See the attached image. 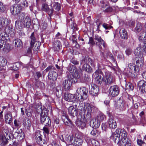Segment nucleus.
Listing matches in <instances>:
<instances>
[{
    "label": "nucleus",
    "instance_id": "obj_50",
    "mask_svg": "<svg viewBox=\"0 0 146 146\" xmlns=\"http://www.w3.org/2000/svg\"><path fill=\"white\" fill-rule=\"evenodd\" d=\"M91 134L95 137H96L98 134V131L95 129H93L91 132Z\"/></svg>",
    "mask_w": 146,
    "mask_h": 146
},
{
    "label": "nucleus",
    "instance_id": "obj_1",
    "mask_svg": "<svg viewBox=\"0 0 146 146\" xmlns=\"http://www.w3.org/2000/svg\"><path fill=\"white\" fill-rule=\"evenodd\" d=\"M127 132L123 129H118L111 135V139L115 142H119L120 146H131L130 140L127 137Z\"/></svg>",
    "mask_w": 146,
    "mask_h": 146
},
{
    "label": "nucleus",
    "instance_id": "obj_56",
    "mask_svg": "<svg viewBox=\"0 0 146 146\" xmlns=\"http://www.w3.org/2000/svg\"><path fill=\"white\" fill-rule=\"evenodd\" d=\"M19 21H17L15 22V26L17 28H18L19 30L22 29V27L19 25Z\"/></svg>",
    "mask_w": 146,
    "mask_h": 146
},
{
    "label": "nucleus",
    "instance_id": "obj_47",
    "mask_svg": "<svg viewBox=\"0 0 146 146\" xmlns=\"http://www.w3.org/2000/svg\"><path fill=\"white\" fill-rule=\"evenodd\" d=\"M91 142L93 146H100V144L99 142L94 139H92Z\"/></svg>",
    "mask_w": 146,
    "mask_h": 146
},
{
    "label": "nucleus",
    "instance_id": "obj_16",
    "mask_svg": "<svg viewBox=\"0 0 146 146\" xmlns=\"http://www.w3.org/2000/svg\"><path fill=\"white\" fill-rule=\"evenodd\" d=\"M137 86L143 93L146 92V82L145 81L141 80L139 81L137 84Z\"/></svg>",
    "mask_w": 146,
    "mask_h": 146
},
{
    "label": "nucleus",
    "instance_id": "obj_8",
    "mask_svg": "<svg viewBox=\"0 0 146 146\" xmlns=\"http://www.w3.org/2000/svg\"><path fill=\"white\" fill-rule=\"evenodd\" d=\"M74 78H70L68 80L64 81L62 83L63 87H64L66 90L68 91L70 89L72 83L75 82V81H73Z\"/></svg>",
    "mask_w": 146,
    "mask_h": 146
},
{
    "label": "nucleus",
    "instance_id": "obj_57",
    "mask_svg": "<svg viewBox=\"0 0 146 146\" xmlns=\"http://www.w3.org/2000/svg\"><path fill=\"white\" fill-rule=\"evenodd\" d=\"M7 35L4 33H1L0 35V38L1 37V40H3V41L5 39V36H7Z\"/></svg>",
    "mask_w": 146,
    "mask_h": 146
},
{
    "label": "nucleus",
    "instance_id": "obj_20",
    "mask_svg": "<svg viewBox=\"0 0 146 146\" xmlns=\"http://www.w3.org/2000/svg\"><path fill=\"white\" fill-rule=\"evenodd\" d=\"M119 33L120 36L121 38L125 40L127 39V33L124 28H121L119 31Z\"/></svg>",
    "mask_w": 146,
    "mask_h": 146
},
{
    "label": "nucleus",
    "instance_id": "obj_35",
    "mask_svg": "<svg viewBox=\"0 0 146 146\" xmlns=\"http://www.w3.org/2000/svg\"><path fill=\"white\" fill-rule=\"evenodd\" d=\"M61 47L60 41L58 40L55 41L54 44V47L56 50L58 51Z\"/></svg>",
    "mask_w": 146,
    "mask_h": 146
},
{
    "label": "nucleus",
    "instance_id": "obj_62",
    "mask_svg": "<svg viewBox=\"0 0 146 146\" xmlns=\"http://www.w3.org/2000/svg\"><path fill=\"white\" fill-rule=\"evenodd\" d=\"M89 43L93 45L95 44V42H94L93 38L92 37H90L89 38Z\"/></svg>",
    "mask_w": 146,
    "mask_h": 146
},
{
    "label": "nucleus",
    "instance_id": "obj_36",
    "mask_svg": "<svg viewBox=\"0 0 146 146\" xmlns=\"http://www.w3.org/2000/svg\"><path fill=\"white\" fill-rule=\"evenodd\" d=\"M95 39L99 42L102 45L103 47L105 48L106 46V44L104 40L101 38V37L98 35L95 36Z\"/></svg>",
    "mask_w": 146,
    "mask_h": 146
},
{
    "label": "nucleus",
    "instance_id": "obj_3",
    "mask_svg": "<svg viewBox=\"0 0 146 146\" xmlns=\"http://www.w3.org/2000/svg\"><path fill=\"white\" fill-rule=\"evenodd\" d=\"M128 67L129 70L127 72L126 69H125L124 71V73H126L127 76H130L133 78H135L137 75L136 72L138 70V67L135 66L133 63H130L129 64Z\"/></svg>",
    "mask_w": 146,
    "mask_h": 146
},
{
    "label": "nucleus",
    "instance_id": "obj_23",
    "mask_svg": "<svg viewBox=\"0 0 146 146\" xmlns=\"http://www.w3.org/2000/svg\"><path fill=\"white\" fill-rule=\"evenodd\" d=\"M5 121L6 123L10 124L13 121L12 116L11 112L6 113L5 115Z\"/></svg>",
    "mask_w": 146,
    "mask_h": 146
},
{
    "label": "nucleus",
    "instance_id": "obj_61",
    "mask_svg": "<svg viewBox=\"0 0 146 146\" xmlns=\"http://www.w3.org/2000/svg\"><path fill=\"white\" fill-rule=\"evenodd\" d=\"M137 144L140 146H141L142 144L144 143L143 141L140 139H137Z\"/></svg>",
    "mask_w": 146,
    "mask_h": 146
},
{
    "label": "nucleus",
    "instance_id": "obj_5",
    "mask_svg": "<svg viewBox=\"0 0 146 146\" xmlns=\"http://www.w3.org/2000/svg\"><path fill=\"white\" fill-rule=\"evenodd\" d=\"M97 109L95 106L90 104L88 101L84 103V106L83 107V111L89 114H90L92 111L97 110Z\"/></svg>",
    "mask_w": 146,
    "mask_h": 146
},
{
    "label": "nucleus",
    "instance_id": "obj_51",
    "mask_svg": "<svg viewBox=\"0 0 146 146\" xmlns=\"http://www.w3.org/2000/svg\"><path fill=\"white\" fill-rule=\"evenodd\" d=\"M76 92H77V93L78 94V95L80 94L81 95L80 98V100H81L82 98V96L81 95V92H82L81 88H78V89L77 90ZM78 100H79L80 101V99L79 98V97H78Z\"/></svg>",
    "mask_w": 146,
    "mask_h": 146
},
{
    "label": "nucleus",
    "instance_id": "obj_14",
    "mask_svg": "<svg viewBox=\"0 0 146 146\" xmlns=\"http://www.w3.org/2000/svg\"><path fill=\"white\" fill-rule=\"evenodd\" d=\"M1 23L3 27H5L6 28H10L9 24L11 22V20L9 18L2 17L0 19Z\"/></svg>",
    "mask_w": 146,
    "mask_h": 146
},
{
    "label": "nucleus",
    "instance_id": "obj_45",
    "mask_svg": "<svg viewBox=\"0 0 146 146\" xmlns=\"http://www.w3.org/2000/svg\"><path fill=\"white\" fill-rule=\"evenodd\" d=\"M45 123V125L46 127H49L51 125V122L50 118L48 117L44 121Z\"/></svg>",
    "mask_w": 146,
    "mask_h": 146
},
{
    "label": "nucleus",
    "instance_id": "obj_38",
    "mask_svg": "<svg viewBox=\"0 0 146 146\" xmlns=\"http://www.w3.org/2000/svg\"><path fill=\"white\" fill-rule=\"evenodd\" d=\"M142 29V25L141 23H138L134 28V31L136 33H139L141 30Z\"/></svg>",
    "mask_w": 146,
    "mask_h": 146
},
{
    "label": "nucleus",
    "instance_id": "obj_2",
    "mask_svg": "<svg viewBox=\"0 0 146 146\" xmlns=\"http://www.w3.org/2000/svg\"><path fill=\"white\" fill-rule=\"evenodd\" d=\"M2 135L1 139L3 142L6 143L7 139H10L12 136L13 132L7 126L4 125L2 127Z\"/></svg>",
    "mask_w": 146,
    "mask_h": 146
},
{
    "label": "nucleus",
    "instance_id": "obj_21",
    "mask_svg": "<svg viewBox=\"0 0 146 146\" xmlns=\"http://www.w3.org/2000/svg\"><path fill=\"white\" fill-rule=\"evenodd\" d=\"M58 77L57 73L55 71L52 70L49 72L48 75V78L50 80H56Z\"/></svg>",
    "mask_w": 146,
    "mask_h": 146
},
{
    "label": "nucleus",
    "instance_id": "obj_54",
    "mask_svg": "<svg viewBox=\"0 0 146 146\" xmlns=\"http://www.w3.org/2000/svg\"><path fill=\"white\" fill-rule=\"evenodd\" d=\"M102 26L103 27L106 29H110L112 27V26H110L108 24H107L105 23L103 24L102 25Z\"/></svg>",
    "mask_w": 146,
    "mask_h": 146
},
{
    "label": "nucleus",
    "instance_id": "obj_49",
    "mask_svg": "<svg viewBox=\"0 0 146 146\" xmlns=\"http://www.w3.org/2000/svg\"><path fill=\"white\" fill-rule=\"evenodd\" d=\"M5 7L3 5V3L0 1V12H3L5 10Z\"/></svg>",
    "mask_w": 146,
    "mask_h": 146
},
{
    "label": "nucleus",
    "instance_id": "obj_53",
    "mask_svg": "<svg viewBox=\"0 0 146 146\" xmlns=\"http://www.w3.org/2000/svg\"><path fill=\"white\" fill-rule=\"evenodd\" d=\"M15 126L16 127H19L21 125L20 122L19 121H17L16 119L14 120V122Z\"/></svg>",
    "mask_w": 146,
    "mask_h": 146
},
{
    "label": "nucleus",
    "instance_id": "obj_9",
    "mask_svg": "<svg viewBox=\"0 0 146 146\" xmlns=\"http://www.w3.org/2000/svg\"><path fill=\"white\" fill-rule=\"evenodd\" d=\"M119 88L117 85L111 86L109 90V93L112 97L117 96L119 94Z\"/></svg>",
    "mask_w": 146,
    "mask_h": 146
},
{
    "label": "nucleus",
    "instance_id": "obj_46",
    "mask_svg": "<svg viewBox=\"0 0 146 146\" xmlns=\"http://www.w3.org/2000/svg\"><path fill=\"white\" fill-rule=\"evenodd\" d=\"M36 110L37 112L38 113H39L40 112H42V111L44 109H46V108H43L42 109V106L39 105H37L36 106Z\"/></svg>",
    "mask_w": 146,
    "mask_h": 146
},
{
    "label": "nucleus",
    "instance_id": "obj_58",
    "mask_svg": "<svg viewBox=\"0 0 146 146\" xmlns=\"http://www.w3.org/2000/svg\"><path fill=\"white\" fill-rule=\"evenodd\" d=\"M73 137L72 135L68 136L66 139V140L68 143H71L73 139Z\"/></svg>",
    "mask_w": 146,
    "mask_h": 146
},
{
    "label": "nucleus",
    "instance_id": "obj_34",
    "mask_svg": "<svg viewBox=\"0 0 146 146\" xmlns=\"http://www.w3.org/2000/svg\"><path fill=\"white\" fill-rule=\"evenodd\" d=\"M88 88L83 87V100L87 99L88 96Z\"/></svg>",
    "mask_w": 146,
    "mask_h": 146
},
{
    "label": "nucleus",
    "instance_id": "obj_30",
    "mask_svg": "<svg viewBox=\"0 0 146 146\" xmlns=\"http://www.w3.org/2000/svg\"><path fill=\"white\" fill-rule=\"evenodd\" d=\"M23 124L27 127V129L30 130L31 126V120L28 118H26L24 120Z\"/></svg>",
    "mask_w": 146,
    "mask_h": 146
},
{
    "label": "nucleus",
    "instance_id": "obj_18",
    "mask_svg": "<svg viewBox=\"0 0 146 146\" xmlns=\"http://www.w3.org/2000/svg\"><path fill=\"white\" fill-rule=\"evenodd\" d=\"M42 11L47 13L50 16L52 15L53 11V9H50L48 5L46 3H43L42 5Z\"/></svg>",
    "mask_w": 146,
    "mask_h": 146
},
{
    "label": "nucleus",
    "instance_id": "obj_11",
    "mask_svg": "<svg viewBox=\"0 0 146 146\" xmlns=\"http://www.w3.org/2000/svg\"><path fill=\"white\" fill-rule=\"evenodd\" d=\"M99 6L101 7V9L105 12H110L112 10V8L110 6L109 3L108 2L105 3L104 1L99 3Z\"/></svg>",
    "mask_w": 146,
    "mask_h": 146
},
{
    "label": "nucleus",
    "instance_id": "obj_52",
    "mask_svg": "<svg viewBox=\"0 0 146 146\" xmlns=\"http://www.w3.org/2000/svg\"><path fill=\"white\" fill-rule=\"evenodd\" d=\"M35 78H37L38 79L42 77V74L40 72H37L35 74Z\"/></svg>",
    "mask_w": 146,
    "mask_h": 146
},
{
    "label": "nucleus",
    "instance_id": "obj_37",
    "mask_svg": "<svg viewBox=\"0 0 146 146\" xmlns=\"http://www.w3.org/2000/svg\"><path fill=\"white\" fill-rule=\"evenodd\" d=\"M51 6L52 8L51 9H53L54 8L57 11H59L60 9V4L58 3H54L53 4H51ZM54 10V9H53Z\"/></svg>",
    "mask_w": 146,
    "mask_h": 146
},
{
    "label": "nucleus",
    "instance_id": "obj_6",
    "mask_svg": "<svg viewBox=\"0 0 146 146\" xmlns=\"http://www.w3.org/2000/svg\"><path fill=\"white\" fill-rule=\"evenodd\" d=\"M114 81L111 73L110 72H105V75L103 76V81L107 85L111 84Z\"/></svg>",
    "mask_w": 146,
    "mask_h": 146
},
{
    "label": "nucleus",
    "instance_id": "obj_42",
    "mask_svg": "<svg viewBox=\"0 0 146 146\" xmlns=\"http://www.w3.org/2000/svg\"><path fill=\"white\" fill-rule=\"evenodd\" d=\"M143 58H139L138 60L136 61V63L138 67H141L143 65Z\"/></svg>",
    "mask_w": 146,
    "mask_h": 146
},
{
    "label": "nucleus",
    "instance_id": "obj_7",
    "mask_svg": "<svg viewBox=\"0 0 146 146\" xmlns=\"http://www.w3.org/2000/svg\"><path fill=\"white\" fill-rule=\"evenodd\" d=\"M22 9V7L19 4H15L10 8V11L12 14L15 15L19 13Z\"/></svg>",
    "mask_w": 146,
    "mask_h": 146
},
{
    "label": "nucleus",
    "instance_id": "obj_22",
    "mask_svg": "<svg viewBox=\"0 0 146 146\" xmlns=\"http://www.w3.org/2000/svg\"><path fill=\"white\" fill-rule=\"evenodd\" d=\"M69 15L71 17L70 18L71 20L70 25V27L72 29H73V31L75 30H77L78 29L77 28L76 24L74 22V18H73L72 16L73 15V13H71L69 14Z\"/></svg>",
    "mask_w": 146,
    "mask_h": 146
},
{
    "label": "nucleus",
    "instance_id": "obj_39",
    "mask_svg": "<svg viewBox=\"0 0 146 146\" xmlns=\"http://www.w3.org/2000/svg\"><path fill=\"white\" fill-rule=\"evenodd\" d=\"M7 63V60L2 56H0V66H4Z\"/></svg>",
    "mask_w": 146,
    "mask_h": 146
},
{
    "label": "nucleus",
    "instance_id": "obj_48",
    "mask_svg": "<svg viewBox=\"0 0 146 146\" xmlns=\"http://www.w3.org/2000/svg\"><path fill=\"white\" fill-rule=\"evenodd\" d=\"M74 66L71 65H69L68 67V70L70 73L71 74L73 73L74 70Z\"/></svg>",
    "mask_w": 146,
    "mask_h": 146
},
{
    "label": "nucleus",
    "instance_id": "obj_10",
    "mask_svg": "<svg viewBox=\"0 0 146 146\" xmlns=\"http://www.w3.org/2000/svg\"><path fill=\"white\" fill-rule=\"evenodd\" d=\"M144 52L146 53V42L141 43L140 46L137 47L135 51V54L136 55L138 56L141 54V52Z\"/></svg>",
    "mask_w": 146,
    "mask_h": 146
},
{
    "label": "nucleus",
    "instance_id": "obj_27",
    "mask_svg": "<svg viewBox=\"0 0 146 146\" xmlns=\"http://www.w3.org/2000/svg\"><path fill=\"white\" fill-rule=\"evenodd\" d=\"M82 111L81 110L80 112L79 115H78L77 119L76 121V125L80 127L81 129L82 128Z\"/></svg>",
    "mask_w": 146,
    "mask_h": 146
},
{
    "label": "nucleus",
    "instance_id": "obj_24",
    "mask_svg": "<svg viewBox=\"0 0 146 146\" xmlns=\"http://www.w3.org/2000/svg\"><path fill=\"white\" fill-rule=\"evenodd\" d=\"M100 123L97 120H96L94 118H93L90 121V125L91 127L92 128L96 129L99 127L100 125Z\"/></svg>",
    "mask_w": 146,
    "mask_h": 146
},
{
    "label": "nucleus",
    "instance_id": "obj_17",
    "mask_svg": "<svg viewBox=\"0 0 146 146\" xmlns=\"http://www.w3.org/2000/svg\"><path fill=\"white\" fill-rule=\"evenodd\" d=\"M48 111L46 109H44L40 113V122L42 124L44 123V121L48 117L47 116Z\"/></svg>",
    "mask_w": 146,
    "mask_h": 146
},
{
    "label": "nucleus",
    "instance_id": "obj_4",
    "mask_svg": "<svg viewBox=\"0 0 146 146\" xmlns=\"http://www.w3.org/2000/svg\"><path fill=\"white\" fill-rule=\"evenodd\" d=\"M35 137L36 142L41 145H47L48 141L47 138L43 137L41 135L40 132H36L35 134Z\"/></svg>",
    "mask_w": 146,
    "mask_h": 146
},
{
    "label": "nucleus",
    "instance_id": "obj_41",
    "mask_svg": "<svg viewBox=\"0 0 146 146\" xmlns=\"http://www.w3.org/2000/svg\"><path fill=\"white\" fill-rule=\"evenodd\" d=\"M31 41L30 42V45H32V44L33 43L35 42H38L36 40V39L35 37V35L34 32H33L31 34Z\"/></svg>",
    "mask_w": 146,
    "mask_h": 146
},
{
    "label": "nucleus",
    "instance_id": "obj_60",
    "mask_svg": "<svg viewBox=\"0 0 146 146\" xmlns=\"http://www.w3.org/2000/svg\"><path fill=\"white\" fill-rule=\"evenodd\" d=\"M62 119L64 122H65L66 120H68V116L66 115H63L62 117Z\"/></svg>",
    "mask_w": 146,
    "mask_h": 146
},
{
    "label": "nucleus",
    "instance_id": "obj_28",
    "mask_svg": "<svg viewBox=\"0 0 146 146\" xmlns=\"http://www.w3.org/2000/svg\"><path fill=\"white\" fill-rule=\"evenodd\" d=\"M109 125L111 129H115L117 127V124L113 118H110L108 121Z\"/></svg>",
    "mask_w": 146,
    "mask_h": 146
},
{
    "label": "nucleus",
    "instance_id": "obj_15",
    "mask_svg": "<svg viewBox=\"0 0 146 146\" xmlns=\"http://www.w3.org/2000/svg\"><path fill=\"white\" fill-rule=\"evenodd\" d=\"M99 89L97 86L95 84H92L90 88L89 92L93 96H96L98 95Z\"/></svg>",
    "mask_w": 146,
    "mask_h": 146
},
{
    "label": "nucleus",
    "instance_id": "obj_26",
    "mask_svg": "<svg viewBox=\"0 0 146 146\" xmlns=\"http://www.w3.org/2000/svg\"><path fill=\"white\" fill-rule=\"evenodd\" d=\"M146 33L143 31L141 33L139 36L138 39L141 43L146 42Z\"/></svg>",
    "mask_w": 146,
    "mask_h": 146
},
{
    "label": "nucleus",
    "instance_id": "obj_29",
    "mask_svg": "<svg viewBox=\"0 0 146 146\" xmlns=\"http://www.w3.org/2000/svg\"><path fill=\"white\" fill-rule=\"evenodd\" d=\"M94 118L100 123L105 118V116L102 113H100Z\"/></svg>",
    "mask_w": 146,
    "mask_h": 146
},
{
    "label": "nucleus",
    "instance_id": "obj_63",
    "mask_svg": "<svg viewBox=\"0 0 146 146\" xmlns=\"http://www.w3.org/2000/svg\"><path fill=\"white\" fill-rule=\"evenodd\" d=\"M110 102V101L109 100H105L104 102V104L106 106L108 107L110 106L109 104Z\"/></svg>",
    "mask_w": 146,
    "mask_h": 146
},
{
    "label": "nucleus",
    "instance_id": "obj_19",
    "mask_svg": "<svg viewBox=\"0 0 146 146\" xmlns=\"http://www.w3.org/2000/svg\"><path fill=\"white\" fill-rule=\"evenodd\" d=\"M64 99L68 101H73L76 100V98L74 94L68 93H65L64 96Z\"/></svg>",
    "mask_w": 146,
    "mask_h": 146
},
{
    "label": "nucleus",
    "instance_id": "obj_40",
    "mask_svg": "<svg viewBox=\"0 0 146 146\" xmlns=\"http://www.w3.org/2000/svg\"><path fill=\"white\" fill-rule=\"evenodd\" d=\"M72 29V31L73 33V34H72V36H70L69 38V39L70 40H72L73 43L74 44V45H76L77 43V42L76 41V36L75 34H74V32L76 30L73 31V29Z\"/></svg>",
    "mask_w": 146,
    "mask_h": 146
},
{
    "label": "nucleus",
    "instance_id": "obj_44",
    "mask_svg": "<svg viewBox=\"0 0 146 146\" xmlns=\"http://www.w3.org/2000/svg\"><path fill=\"white\" fill-rule=\"evenodd\" d=\"M126 89L129 90H132L133 89V86L130 83H128L126 84Z\"/></svg>",
    "mask_w": 146,
    "mask_h": 146
},
{
    "label": "nucleus",
    "instance_id": "obj_59",
    "mask_svg": "<svg viewBox=\"0 0 146 146\" xmlns=\"http://www.w3.org/2000/svg\"><path fill=\"white\" fill-rule=\"evenodd\" d=\"M127 55H129L131 54L132 52V50L130 48H127L125 51Z\"/></svg>",
    "mask_w": 146,
    "mask_h": 146
},
{
    "label": "nucleus",
    "instance_id": "obj_32",
    "mask_svg": "<svg viewBox=\"0 0 146 146\" xmlns=\"http://www.w3.org/2000/svg\"><path fill=\"white\" fill-rule=\"evenodd\" d=\"M69 113L73 117L76 115L77 113V110L73 107L70 106L68 109Z\"/></svg>",
    "mask_w": 146,
    "mask_h": 146
},
{
    "label": "nucleus",
    "instance_id": "obj_33",
    "mask_svg": "<svg viewBox=\"0 0 146 146\" xmlns=\"http://www.w3.org/2000/svg\"><path fill=\"white\" fill-rule=\"evenodd\" d=\"M40 43L38 42H35L33 43L32 45H30L31 47L33 48L34 51H37L39 48Z\"/></svg>",
    "mask_w": 146,
    "mask_h": 146
},
{
    "label": "nucleus",
    "instance_id": "obj_13",
    "mask_svg": "<svg viewBox=\"0 0 146 146\" xmlns=\"http://www.w3.org/2000/svg\"><path fill=\"white\" fill-rule=\"evenodd\" d=\"M115 108L120 111H123L125 109V102L124 100H119L115 105Z\"/></svg>",
    "mask_w": 146,
    "mask_h": 146
},
{
    "label": "nucleus",
    "instance_id": "obj_12",
    "mask_svg": "<svg viewBox=\"0 0 146 146\" xmlns=\"http://www.w3.org/2000/svg\"><path fill=\"white\" fill-rule=\"evenodd\" d=\"M22 16L21 18L24 17L23 20V23L24 25V27L27 28H29L31 25V20L30 18L27 16L25 18V15L23 14V15H21Z\"/></svg>",
    "mask_w": 146,
    "mask_h": 146
},
{
    "label": "nucleus",
    "instance_id": "obj_43",
    "mask_svg": "<svg viewBox=\"0 0 146 146\" xmlns=\"http://www.w3.org/2000/svg\"><path fill=\"white\" fill-rule=\"evenodd\" d=\"M83 70L88 72H90L91 71V68L89 65L86 64L83 66Z\"/></svg>",
    "mask_w": 146,
    "mask_h": 146
},
{
    "label": "nucleus",
    "instance_id": "obj_31",
    "mask_svg": "<svg viewBox=\"0 0 146 146\" xmlns=\"http://www.w3.org/2000/svg\"><path fill=\"white\" fill-rule=\"evenodd\" d=\"M14 43L15 47L20 48L23 45V43L21 40L18 38L15 39L13 41V44Z\"/></svg>",
    "mask_w": 146,
    "mask_h": 146
},
{
    "label": "nucleus",
    "instance_id": "obj_55",
    "mask_svg": "<svg viewBox=\"0 0 146 146\" xmlns=\"http://www.w3.org/2000/svg\"><path fill=\"white\" fill-rule=\"evenodd\" d=\"M43 130L47 134H49V128L47 127L46 126L44 127L43 128Z\"/></svg>",
    "mask_w": 146,
    "mask_h": 146
},
{
    "label": "nucleus",
    "instance_id": "obj_25",
    "mask_svg": "<svg viewBox=\"0 0 146 146\" xmlns=\"http://www.w3.org/2000/svg\"><path fill=\"white\" fill-rule=\"evenodd\" d=\"M95 80L98 84H101L103 81V78L99 74H98V71H96L95 73Z\"/></svg>",
    "mask_w": 146,
    "mask_h": 146
},
{
    "label": "nucleus",
    "instance_id": "obj_64",
    "mask_svg": "<svg viewBox=\"0 0 146 146\" xmlns=\"http://www.w3.org/2000/svg\"><path fill=\"white\" fill-rule=\"evenodd\" d=\"M84 61L85 62H86V63H87L88 61V63H89L90 62V63L91 64H92V61L91 60V59H90V58H86V59H84Z\"/></svg>",
    "mask_w": 146,
    "mask_h": 146
}]
</instances>
